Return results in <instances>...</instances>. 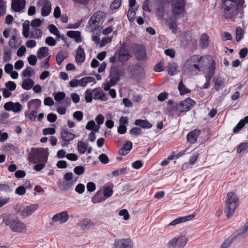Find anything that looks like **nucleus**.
I'll use <instances>...</instances> for the list:
<instances>
[{
	"label": "nucleus",
	"instance_id": "nucleus-1",
	"mask_svg": "<svg viewBox=\"0 0 248 248\" xmlns=\"http://www.w3.org/2000/svg\"><path fill=\"white\" fill-rule=\"evenodd\" d=\"M206 59L199 55L191 56L184 63L183 71L185 74L195 76L200 72L204 73L207 67H205Z\"/></svg>",
	"mask_w": 248,
	"mask_h": 248
},
{
	"label": "nucleus",
	"instance_id": "nucleus-2",
	"mask_svg": "<svg viewBox=\"0 0 248 248\" xmlns=\"http://www.w3.org/2000/svg\"><path fill=\"white\" fill-rule=\"evenodd\" d=\"M133 55L132 52L128 49L126 43L124 42L114 55L109 58V61L113 63L118 62L123 64L128 61Z\"/></svg>",
	"mask_w": 248,
	"mask_h": 248
},
{
	"label": "nucleus",
	"instance_id": "nucleus-3",
	"mask_svg": "<svg viewBox=\"0 0 248 248\" xmlns=\"http://www.w3.org/2000/svg\"><path fill=\"white\" fill-rule=\"evenodd\" d=\"M240 0H223L222 16L227 19L234 20L238 13V4Z\"/></svg>",
	"mask_w": 248,
	"mask_h": 248
},
{
	"label": "nucleus",
	"instance_id": "nucleus-4",
	"mask_svg": "<svg viewBox=\"0 0 248 248\" xmlns=\"http://www.w3.org/2000/svg\"><path fill=\"white\" fill-rule=\"evenodd\" d=\"M3 222L13 232L20 233L27 230L26 224L17 217H5Z\"/></svg>",
	"mask_w": 248,
	"mask_h": 248
},
{
	"label": "nucleus",
	"instance_id": "nucleus-5",
	"mask_svg": "<svg viewBox=\"0 0 248 248\" xmlns=\"http://www.w3.org/2000/svg\"><path fill=\"white\" fill-rule=\"evenodd\" d=\"M239 204V199L233 192H229L226 196L224 212L228 218L232 216Z\"/></svg>",
	"mask_w": 248,
	"mask_h": 248
},
{
	"label": "nucleus",
	"instance_id": "nucleus-6",
	"mask_svg": "<svg viewBox=\"0 0 248 248\" xmlns=\"http://www.w3.org/2000/svg\"><path fill=\"white\" fill-rule=\"evenodd\" d=\"M48 154L43 149L32 148L29 154L28 159L33 163L46 162L47 160Z\"/></svg>",
	"mask_w": 248,
	"mask_h": 248
},
{
	"label": "nucleus",
	"instance_id": "nucleus-7",
	"mask_svg": "<svg viewBox=\"0 0 248 248\" xmlns=\"http://www.w3.org/2000/svg\"><path fill=\"white\" fill-rule=\"evenodd\" d=\"M124 72L116 66H112L110 69L109 78V81L107 83L109 87L116 84L120 79V78L124 76Z\"/></svg>",
	"mask_w": 248,
	"mask_h": 248
},
{
	"label": "nucleus",
	"instance_id": "nucleus-8",
	"mask_svg": "<svg viewBox=\"0 0 248 248\" xmlns=\"http://www.w3.org/2000/svg\"><path fill=\"white\" fill-rule=\"evenodd\" d=\"M73 176L72 172L66 173L63 176V180L58 183L60 189L62 191H66L72 187L77 180L76 178L73 180Z\"/></svg>",
	"mask_w": 248,
	"mask_h": 248
},
{
	"label": "nucleus",
	"instance_id": "nucleus-9",
	"mask_svg": "<svg viewBox=\"0 0 248 248\" xmlns=\"http://www.w3.org/2000/svg\"><path fill=\"white\" fill-rule=\"evenodd\" d=\"M207 68L204 72L206 82L203 86V89H207L210 85V80L214 75L216 69V62L213 60L208 61Z\"/></svg>",
	"mask_w": 248,
	"mask_h": 248
},
{
	"label": "nucleus",
	"instance_id": "nucleus-10",
	"mask_svg": "<svg viewBox=\"0 0 248 248\" xmlns=\"http://www.w3.org/2000/svg\"><path fill=\"white\" fill-rule=\"evenodd\" d=\"M38 205L31 204L27 206L22 205H16L15 210L16 213L23 218H26L31 216L37 208Z\"/></svg>",
	"mask_w": 248,
	"mask_h": 248
},
{
	"label": "nucleus",
	"instance_id": "nucleus-11",
	"mask_svg": "<svg viewBox=\"0 0 248 248\" xmlns=\"http://www.w3.org/2000/svg\"><path fill=\"white\" fill-rule=\"evenodd\" d=\"M171 5V12L175 17L181 15L185 10V0H172Z\"/></svg>",
	"mask_w": 248,
	"mask_h": 248
},
{
	"label": "nucleus",
	"instance_id": "nucleus-12",
	"mask_svg": "<svg viewBox=\"0 0 248 248\" xmlns=\"http://www.w3.org/2000/svg\"><path fill=\"white\" fill-rule=\"evenodd\" d=\"M188 242V239L185 235H180L172 238L168 243L170 248H184Z\"/></svg>",
	"mask_w": 248,
	"mask_h": 248
},
{
	"label": "nucleus",
	"instance_id": "nucleus-13",
	"mask_svg": "<svg viewBox=\"0 0 248 248\" xmlns=\"http://www.w3.org/2000/svg\"><path fill=\"white\" fill-rule=\"evenodd\" d=\"M103 22L102 15L100 12L94 13L90 18L88 24L92 31L98 29Z\"/></svg>",
	"mask_w": 248,
	"mask_h": 248
},
{
	"label": "nucleus",
	"instance_id": "nucleus-14",
	"mask_svg": "<svg viewBox=\"0 0 248 248\" xmlns=\"http://www.w3.org/2000/svg\"><path fill=\"white\" fill-rule=\"evenodd\" d=\"M131 77L137 80H140L144 78V70L143 66L140 63L135 64L134 67L131 70Z\"/></svg>",
	"mask_w": 248,
	"mask_h": 248
},
{
	"label": "nucleus",
	"instance_id": "nucleus-15",
	"mask_svg": "<svg viewBox=\"0 0 248 248\" xmlns=\"http://www.w3.org/2000/svg\"><path fill=\"white\" fill-rule=\"evenodd\" d=\"M195 103V102L190 98H187L185 100L181 101L176 106V109L180 112L189 111L191 107Z\"/></svg>",
	"mask_w": 248,
	"mask_h": 248
},
{
	"label": "nucleus",
	"instance_id": "nucleus-16",
	"mask_svg": "<svg viewBox=\"0 0 248 248\" xmlns=\"http://www.w3.org/2000/svg\"><path fill=\"white\" fill-rule=\"evenodd\" d=\"M61 137L62 140V146L64 147L67 146L69 142L75 138V135L67 130L63 129L61 131Z\"/></svg>",
	"mask_w": 248,
	"mask_h": 248
},
{
	"label": "nucleus",
	"instance_id": "nucleus-17",
	"mask_svg": "<svg viewBox=\"0 0 248 248\" xmlns=\"http://www.w3.org/2000/svg\"><path fill=\"white\" fill-rule=\"evenodd\" d=\"M37 5L42 6L41 15L43 16H48L51 11V4L49 0H39Z\"/></svg>",
	"mask_w": 248,
	"mask_h": 248
},
{
	"label": "nucleus",
	"instance_id": "nucleus-18",
	"mask_svg": "<svg viewBox=\"0 0 248 248\" xmlns=\"http://www.w3.org/2000/svg\"><path fill=\"white\" fill-rule=\"evenodd\" d=\"M3 108L6 111H12L15 113L20 112L22 109V106L18 102H7L4 104Z\"/></svg>",
	"mask_w": 248,
	"mask_h": 248
},
{
	"label": "nucleus",
	"instance_id": "nucleus-19",
	"mask_svg": "<svg viewBox=\"0 0 248 248\" xmlns=\"http://www.w3.org/2000/svg\"><path fill=\"white\" fill-rule=\"evenodd\" d=\"M114 248H133V244L130 239H120L115 241Z\"/></svg>",
	"mask_w": 248,
	"mask_h": 248
},
{
	"label": "nucleus",
	"instance_id": "nucleus-20",
	"mask_svg": "<svg viewBox=\"0 0 248 248\" xmlns=\"http://www.w3.org/2000/svg\"><path fill=\"white\" fill-rule=\"evenodd\" d=\"M69 219V216L67 211H63L55 214L52 218L53 222L59 221L60 224L67 222Z\"/></svg>",
	"mask_w": 248,
	"mask_h": 248
},
{
	"label": "nucleus",
	"instance_id": "nucleus-21",
	"mask_svg": "<svg viewBox=\"0 0 248 248\" xmlns=\"http://www.w3.org/2000/svg\"><path fill=\"white\" fill-rule=\"evenodd\" d=\"M25 4V0H12L11 8L15 12H20L24 9Z\"/></svg>",
	"mask_w": 248,
	"mask_h": 248
},
{
	"label": "nucleus",
	"instance_id": "nucleus-22",
	"mask_svg": "<svg viewBox=\"0 0 248 248\" xmlns=\"http://www.w3.org/2000/svg\"><path fill=\"white\" fill-rule=\"evenodd\" d=\"M195 217L194 215H190L187 216H184L177 218L172 221H171L169 224L168 226H173L176 225L181 224L182 223L185 222L186 221L191 220Z\"/></svg>",
	"mask_w": 248,
	"mask_h": 248
},
{
	"label": "nucleus",
	"instance_id": "nucleus-23",
	"mask_svg": "<svg viewBox=\"0 0 248 248\" xmlns=\"http://www.w3.org/2000/svg\"><path fill=\"white\" fill-rule=\"evenodd\" d=\"M93 97L94 99H98L106 101L108 98L103 91L100 88H95L93 90Z\"/></svg>",
	"mask_w": 248,
	"mask_h": 248
},
{
	"label": "nucleus",
	"instance_id": "nucleus-24",
	"mask_svg": "<svg viewBox=\"0 0 248 248\" xmlns=\"http://www.w3.org/2000/svg\"><path fill=\"white\" fill-rule=\"evenodd\" d=\"M93 222L88 218L82 219L78 224V227L82 230H89L93 227Z\"/></svg>",
	"mask_w": 248,
	"mask_h": 248
},
{
	"label": "nucleus",
	"instance_id": "nucleus-25",
	"mask_svg": "<svg viewBox=\"0 0 248 248\" xmlns=\"http://www.w3.org/2000/svg\"><path fill=\"white\" fill-rule=\"evenodd\" d=\"M85 59V52L81 48V46H79L77 49V54L75 57V60L77 63H81L83 62Z\"/></svg>",
	"mask_w": 248,
	"mask_h": 248
},
{
	"label": "nucleus",
	"instance_id": "nucleus-26",
	"mask_svg": "<svg viewBox=\"0 0 248 248\" xmlns=\"http://www.w3.org/2000/svg\"><path fill=\"white\" fill-rule=\"evenodd\" d=\"M200 133L199 130L195 129L190 132L187 135V140L190 143H194L197 141V138Z\"/></svg>",
	"mask_w": 248,
	"mask_h": 248
},
{
	"label": "nucleus",
	"instance_id": "nucleus-27",
	"mask_svg": "<svg viewBox=\"0 0 248 248\" xmlns=\"http://www.w3.org/2000/svg\"><path fill=\"white\" fill-rule=\"evenodd\" d=\"M134 124L143 129H150L153 126L147 120L137 119L135 121Z\"/></svg>",
	"mask_w": 248,
	"mask_h": 248
},
{
	"label": "nucleus",
	"instance_id": "nucleus-28",
	"mask_svg": "<svg viewBox=\"0 0 248 248\" xmlns=\"http://www.w3.org/2000/svg\"><path fill=\"white\" fill-rule=\"evenodd\" d=\"M41 104V101L39 99H33L30 100L27 103L29 109L34 108V110L39 109Z\"/></svg>",
	"mask_w": 248,
	"mask_h": 248
},
{
	"label": "nucleus",
	"instance_id": "nucleus-29",
	"mask_svg": "<svg viewBox=\"0 0 248 248\" xmlns=\"http://www.w3.org/2000/svg\"><path fill=\"white\" fill-rule=\"evenodd\" d=\"M42 36V31L38 28H31L29 33V37L34 39H39Z\"/></svg>",
	"mask_w": 248,
	"mask_h": 248
},
{
	"label": "nucleus",
	"instance_id": "nucleus-30",
	"mask_svg": "<svg viewBox=\"0 0 248 248\" xmlns=\"http://www.w3.org/2000/svg\"><path fill=\"white\" fill-rule=\"evenodd\" d=\"M67 35L70 38L75 39L76 42H81L82 41L80 32L79 31H69L67 32Z\"/></svg>",
	"mask_w": 248,
	"mask_h": 248
},
{
	"label": "nucleus",
	"instance_id": "nucleus-31",
	"mask_svg": "<svg viewBox=\"0 0 248 248\" xmlns=\"http://www.w3.org/2000/svg\"><path fill=\"white\" fill-rule=\"evenodd\" d=\"M214 88L217 91H219L221 89L225 86L224 80L220 77H217L214 80Z\"/></svg>",
	"mask_w": 248,
	"mask_h": 248
},
{
	"label": "nucleus",
	"instance_id": "nucleus-32",
	"mask_svg": "<svg viewBox=\"0 0 248 248\" xmlns=\"http://www.w3.org/2000/svg\"><path fill=\"white\" fill-rule=\"evenodd\" d=\"M34 84V81L31 79L28 78L23 80L22 87L24 90H29L33 87Z\"/></svg>",
	"mask_w": 248,
	"mask_h": 248
},
{
	"label": "nucleus",
	"instance_id": "nucleus-33",
	"mask_svg": "<svg viewBox=\"0 0 248 248\" xmlns=\"http://www.w3.org/2000/svg\"><path fill=\"white\" fill-rule=\"evenodd\" d=\"M79 86L85 87L87 83L95 81V79L93 77H86L78 80Z\"/></svg>",
	"mask_w": 248,
	"mask_h": 248
},
{
	"label": "nucleus",
	"instance_id": "nucleus-34",
	"mask_svg": "<svg viewBox=\"0 0 248 248\" xmlns=\"http://www.w3.org/2000/svg\"><path fill=\"white\" fill-rule=\"evenodd\" d=\"M37 55L39 59L46 57L48 55V48L46 46L41 47L37 51Z\"/></svg>",
	"mask_w": 248,
	"mask_h": 248
},
{
	"label": "nucleus",
	"instance_id": "nucleus-35",
	"mask_svg": "<svg viewBox=\"0 0 248 248\" xmlns=\"http://www.w3.org/2000/svg\"><path fill=\"white\" fill-rule=\"evenodd\" d=\"M200 46L202 48H206L209 44V37L206 34H203L200 39Z\"/></svg>",
	"mask_w": 248,
	"mask_h": 248
},
{
	"label": "nucleus",
	"instance_id": "nucleus-36",
	"mask_svg": "<svg viewBox=\"0 0 248 248\" xmlns=\"http://www.w3.org/2000/svg\"><path fill=\"white\" fill-rule=\"evenodd\" d=\"M30 32V31L29 21H26L23 24L22 34H23V36L26 38H28L29 37Z\"/></svg>",
	"mask_w": 248,
	"mask_h": 248
},
{
	"label": "nucleus",
	"instance_id": "nucleus-37",
	"mask_svg": "<svg viewBox=\"0 0 248 248\" xmlns=\"http://www.w3.org/2000/svg\"><path fill=\"white\" fill-rule=\"evenodd\" d=\"M146 52L144 49L140 47L136 53V58L139 61L143 60L146 58Z\"/></svg>",
	"mask_w": 248,
	"mask_h": 248
},
{
	"label": "nucleus",
	"instance_id": "nucleus-38",
	"mask_svg": "<svg viewBox=\"0 0 248 248\" xmlns=\"http://www.w3.org/2000/svg\"><path fill=\"white\" fill-rule=\"evenodd\" d=\"M105 200L100 192H97L92 198V202L93 203L101 202Z\"/></svg>",
	"mask_w": 248,
	"mask_h": 248
},
{
	"label": "nucleus",
	"instance_id": "nucleus-39",
	"mask_svg": "<svg viewBox=\"0 0 248 248\" xmlns=\"http://www.w3.org/2000/svg\"><path fill=\"white\" fill-rule=\"evenodd\" d=\"M167 68L168 73L170 75L173 76L177 74V65L175 63H169Z\"/></svg>",
	"mask_w": 248,
	"mask_h": 248
},
{
	"label": "nucleus",
	"instance_id": "nucleus-40",
	"mask_svg": "<svg viewBox=\"0 0 248 248\" xmlns=\"http://www.w3.org/2000/svg\"><path fill=\"white\" fill-rule=\"evenodd\" d=\"M12 58V51L8 48H5L3 52V61L4 62H9Z\"/></svg>",
	"mask_w": 248,
	"mask_h": 248
},
{
	"label": "nucleus",
	"instance_id": "nucleus-41",
	"mask_svg": "<svg viewBox=\"0 0 248 248\" xmlns=\"http://www.w3.org/2000/svg\"><path fill=\"white\" fill-rule=\"evenodd\" d=\"M77 147L78 151L80 154H84L87 149L88 144L83 141H79L78 142Z\"/></svg>",
	"mask_w": 248,
	"mask_h": 248
},
{
	"label": "nucleus",
	"instance_id": "nucleus-42",
	"mask_svg": "<svg viewBox=\"0 0 248 248\" xmlns=\"http://www.w3.org/2000/svg\"><path fill=\"white\" fill-rule=\"evenodd\" d=\"M53 95L54 96L55 101L60 102L61 101L64 100V99L65 98L66 94L63 92H54L53 93Z\"/></svg>",
	"mask_w": 248,
	"mask_h": 248
},
{
	"label": "nucleus",
	"instance_id": "nucleus-43",
	"mask_svg": "<svg viewBox=\"0 0 248 248\" xmlns=\"http://www.w3.org/2000/svg\"><path fill=\"white\" fill-rule=\"evenodd\" d=\"M236 237V236H232V235L229 237L227 239H226L221 244L220 247L219 248H228L232 241H233L234 239Z\"/></svg>",
	"mask_w": 248,
	"mask_h": 248
},
{
	"label": "nucleus",
	"instance_id": "nucleus-44",
	"mask_svg": "<svg viewBox=\"0 0 248 248\" xmlns=\"http://www.w3.org/2000/svg\"><path fill=\"white\" fill-rule=\"evenodd\" d=\"M48 29L50 32L52 34L55 35L57 38H60V34L57 27L53 24H51L48 26Z\"/></svg>",
	"mask_w": 248,
	"mask_h": 248
},
{
	"label": "nucleus",
	"instance_id": "nucleus-45",
	"mask_svg": "<svg viewBox=\"0 0 248 248\" xmlns=\"http://www.w3.org/2000/svg\"><path fill=\"white\" fill-rule=\"evenodd\" d=\"M178 89L181 95H183L189 92V91L188 90V89H187L186 86L183 83L182 80L179 82Z\"/></svg>",
	"mask_w": 248,
	"mask_h": 248
},
{
	"label": "nucleus",
	"instance_id": "nucleus-46",
	"mask_svg": "<svg viewBox=\"0 0 248 248\" xmlns=\"http://www.w3.org/2000/svg\"><path fill=\"white\" fill-rule=\"evenodd\" d=\"M237 152L239 153L248 152V142L242 143L239 145L237 149Z\"/></svg>",
	"mask_w": 248,
	"mask_h": 248
},
{
	"label": "nucleus",
	"instance_id": "nucleus-47",
	"mask_svg": "<svg viewBox=\"0 0 248 248\" xmlns=\"http://www.w3.org/2000/svg\"><path fill=\"white\" fill-rule=\"evenodd\" d=\"M9 46L12 48H16L18 46L19 44L16 41V35H12L10 41Z\"/></svg>",
	"mask_w": 248,
	"mask_h": 248
},
{
	"label": "nucleus",
	"instance_id": "nucleus-48",
	"mask_svg": "<svg viewBox=\"0 0 248 248\" xmlns=\"http://www.w3.org/2000/svg\"><path fill=\"white\" fill-rule=\"evenodd\" d=\"M34 73L33 70L32 68L30 66H28L26 69L24 70L22 73V75L23 77L31 78V74Z\"/></svg>",
	"mask_w": 248,
	"mask_h": 248
},
{
	"label": "nucleus",
	"instance_id": "nucleus-49",
	"mask_svg": "<svg viewBox=\"0 0 248 248\" xmlns=\"http://www.w3.org/2000/svg\"><path fill=\"white\" fill-rule=\"evenodd\" d=\"M113 193V190L112 188L109 186L106 187L103 191V197L105 198V200L107 198L110 197Z\"/></svg>",
	"mask_w": 248,
	"mask_h": 248
},
{
	"label": "nucleus",
	"instance_id": "nucleus-50",
	"mask_svg": "<svg viewBox=\"0 0 248 248\" xmlns=\"http://www.w3.org/2000/svg\"><path fill=\"white\" fill-rule=\"evenodd\" d=\"M247 232H248V222L246 223L243 227L238 231V234L236 235V237L242 236Z\"/></svg>",
	"mask_w": 248,
	"mask_h": 248
},
{
	"label": "nucleus",
	"instance_id": "nucleus-51",
	"mask_svg": "<svg viewBox=\"0 0 248 248\" xmlns=\"http://www.w3.org/2000/svg\"><path fill=\"white\" fill-rule=\"evenodd\" d=\"M236 41L237 42L240 41V40L243 37V31L240 27H237L236 29Z\"/></svg>",
	"mask_w": 248,
	"mask_h": 248
},
{
	"label": "nucleus",
	"instance_id": "nucleus-52",
	"mask_svg": "<svg viewBox=\"0 0 248 248\" xmlns=\"http://www.w3.org/2000/svg\"><path fill=\"white\" fill-rule=\"evenodd\" d=\"M93 92L87 90L85 93V99L87 103H91L93 100Z\"/></svg>",
	"mask_w": 248,
	"mask_h": 248
},
{
	"label": "nucleus",
	"instance_id": "nucleus-53",
	"mask_svg": "<svg viewBox=\"0 0 248 248\" xmlns=\"http://www.w3.org/2000/svg\"><path fill=\"white\" fill-rule=\"evenodd\" d=\"M136 15V11L134 8H129L127 13V18L130 21H133Z\"/></svg>",
	"mask_w": 248,
	"mask_h": 248
},
{
	"label": "nucleus",
	"instance_id": "nucleus-54",
	"mask_svg": "<svg viewBox=\"0 0 248 248\" xmlns=\"http://www.w3.org/2000/svg\"><path fill=\"white\" fill-rule=\"evenodd\" d=\"M5 86L9 91H13L16 89V85L14 82L9 81L5 83Z\"/></svg>",
	"mask_w": 248,
	"mask_h": 248
},
{
	"label": "nucleus",
	"instance_id": "nucleus-55",
	"mask_svg": "<svg viewBox=\"0 0 248 248\" xmlns=\"http://www.w3.org/2000/svg\"><path fill=\"white\" fill-rule=\"evenodd\" d=\"M6 8V2L3 0H0V16H2L5 14Z\"/></svg>",
	"mask_w": 248,
	"mask_h": 248
},
{
	"label": "nucleus",
	"instance_id": "nucleus-56",
	"mask_svg": "<svg viewBox=\"0 0 248 248\" xmlns=\"http://www.w3.org/2000/svg\"><path fill=\"white\" fill-rule=\"evenodd\" d=\"M41 24L42 21L39 18H35L31 21V26L32 28H37L41 26Z\"/></svg>",
	"mask_w": 248,
	"mask_h": 248
},
{
	"label": "nucleus",
	"instance_id": "nucleus-57",
	"mask_svg": "<svg viewBox=\"0 0 248 248\" xmlns=\"http://www.w3.org/2000/svg\"><path fill=\"white\" fill-rule=\"evenodd\" d=\"M99 161L103 164H106L109 162V158L105 154H101L98 157Z\"/></svg>",
	"mask_w": 248,
	"mask_h": 248
},
{
	"label": "nucleus",
	"instance_id": "nucleus-58",
	"mask_svg": "<svg viewBox=\"0 0 248 248\" xmlns=\"http://www.w3.org/2000/svg\"><path fill=\"white\" fill-rule=\"evenodd\" d=\"M84 170H85L83 166H78L76 167L73 170H74V172L75 173H76V174H77L78 175H80L84 173Z\"/></svg>",
	"mask_w": 248,
	"mask_h": 248
},
{
	"label": "nucleus",
	"instance_id": "nucleus-59",
	"mask_svg": "<svg viewBox=\"0 0 248 248\" xmlns=\"http://www.w3.org/2000/svg\"><path fill=\"white\" fill-rule=\"evenodd\" d=\"M65 57L63 55V54L62 53H58L56 56V59L57 63L58 65H61L63 60L65 59Z\"/></svg>",
	"mask_w": 248,
	"mask_h": 248
},
{
	"label": "nucleus",
	"instance_id": "nucleus-60",
	"mask_svg": "<svg viewBox=\"0 0 248 248\" xmlns=\"http://www.w3.org/2000/svg\"><path fill=\"white\" fill-rule=\"evenodd\" d=\"M245 125V122L241 120L237 125L233 128V132L236 133L238 132Z\"/></svg>",
	"mask_w": 248,
	"mask_h": 248
},
{
	"label": "nucleus",
	"instance_id": "nucleus-61",
	"mask_svg": "<svg viewBox=\"0 0 248 248\" xmlns=\"http://www.w3.org/2000/svg\"><path fill=\"white\" fill-rule=\"evenodd\" d=\"M45 43L49 46H55L56 42L55 40L52 37L49 36L46 38Z\"/></svg>",
	"mask_w": 248,
	"mask_h": 248
},
{
	"label": "nucleus",
	"instance_id": "nucleus-62",
	"mask_svg": "<svg viewBox=\"0 0 248 248\" xmlns=\"http://www.w3.org/2000/svg\"><path fill=\"white\" fill-rule=\"evenodd\" d=\"M56 130L54 128H46L43 129V134L44 135H53L55 133Z\"/></svg>",
	"mask_w": 248,
	"mask_h": 248
},
{
	"label": "nucleus",
	"instance_id": "nucleus-63",
	"mask_svg": "<svg viewBox=\"0 0 248 248\" xmlns=\"http://www.w3.org/2000/svg\"><path fill=\"white\" fill-rule=\"evenodd\" d=\"M16 193L19 195H23L26 193L25 187L24 186H19L16 189Z\"/></svg>",
	"mask_w": 248,
	"mask_h": 248
},
{
	"label": "nucleus",
	"instance_id": "nucleus-64",
	"mask_svg": "<svg viewBox=\"0 0 248 248\" xmlns=\"http://www.w3.org/2000/svg\"><path fill=\"white\" fill-rule=\"evenodd\" d=\"M73 117L78 121H80L83 119V113L80 111H77L73 113Z\"/></svg>",
	"mask_w": 248,
	"mask_h": 248
}]
</instances>
